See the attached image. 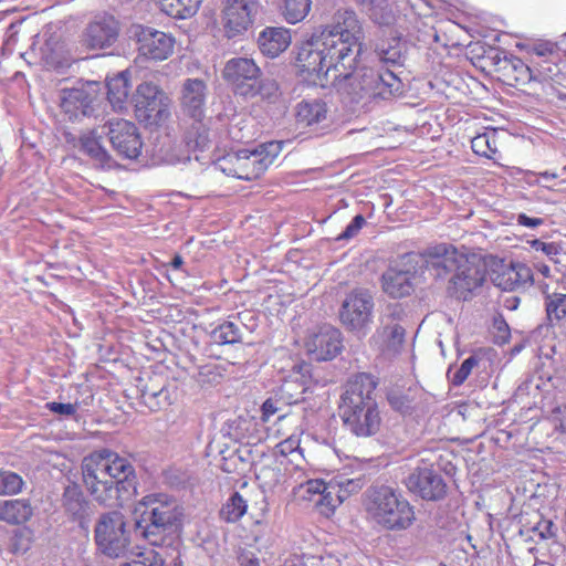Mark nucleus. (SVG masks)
<instances>
[{
	"instance_id": "obj_1",
	"label": "nucleus",
	"mask_w": 566,
	"mask_h": 566,
	"mask_svg": "<svg viewBox=\"0 0 566 566\" xmlns=\"http://www.w3.org/2000/svg\"><path fill=\"white\" fill-rule=\"evenodd\" d=\"M363 30L354 11H337L333 22L297 48L295 67L308 85L333 86L350 102L399 91L397 75L382 67L357 65Z\"/></svg>"
},
{
	"instance_id": "obj_2",
	"label": "nucleus",
	"mask_w": 566,
	"mask_h": 566,
	"mask_svg": "<svg viewBox=\"0 0 566 566\" xmlns=\"http://www.w3.org/2000/svg\"><path fill=\"white\" fill-rule=\"evenodd\" d=\"M81 473L87 493L105 506H122L136 491L130 461L106 448L84 457Z\"/></svg>"
},
{
	"instance_id": "obj_3",
	"label": "nucleus",
	"mask_w": 566,
	"mask_h": 566,
	"mask_svg": "<svg viewBox=\"0 0 566 566\" xmlns=\"http://www.w3.org/2000/svg\"><path fill=\"white\" fill-rule=\"evenodd\" d=\"M426 269L434 276L442 277L454 272L449 281L448 292L458 300H467L482 286L485 280V265L447 244H438L426 250Z\"/></svg>"
},
{
	"instance_id": "obj_4",
	"label": "nucleus",
	"mask_w": 566,
	"mask_h": 566,
	"mask_svg": "<svg viewBox=\"0 0 566 566\" xmlns=\"http://www.w3.org/2000/svg\"><path fill=\"white\" fill-rule=\"evenodd\" d=\"M375 388L376 381L370 375L359 374L348 381L340 397L339 417L357 437H369L379 430L381 419L374 398Z\"/></svg>"
},
{
	"instance_id": "obj_5",
	"label": "nucleus",
	"mask_w": 566,
	"mask_h": 566,
	"mask_svg": "<svg viewBox=\"0 0 566 566\" xmlns=\"http://www.w3.org/2000/svg\"><path fill=\"white\" fill-rule=\"evenodd\" d=\"M134 514L137 534L153 546H164L178 531L182 510L172 496L150 493L135 504Z\"/></svg>"
},
{
	"instance_id": "obj_6",
	"label": "nucleus",
	"mask_w": 566,
	"mask_h": 566,
	"mask_svg": "<svg viewBox=\"0 0 566 566\" xmlns=\"http://www.w3.org/2000/svg\"><path fill=\"white\" fill-rule=\"evenodd\" d=\"M364 510L367 520L387 532H401L412 526L416 512L409 501L388 485H376L364 493Z\"/></svg>"
},
{
	"instance_id": "obj_7",
	"label": "nucleus",
	"mask_w": 566,
	"mask_h": 566,
	"mask_svg": "<svg viewBox=\"0 0 566 566\" xmlns=\"http://www.w3.org/2000/svg\"><path fill=\"white\" fill-rule=\"evenodd\" d=\"M282 151L280 142L261 144L254 149H239L229 153L217 163V167L228 176L243 180L259 178Z\"/></svg>"
},
{
	"instance_id": "obj_8",
	"label": "nucleus",
	"mask_w": 566,
	"mask_h": 566,
	"mask_svg": "<svg viewBox=\"0 0 566 566\" xmlns=\"http://www.w3.org/2000/svg\"><path fill=\"white\" fill-rule=\"evenodd\" d=\"M94 543L108 558L126 557L132 551V531L126 516L119 511L102 513L94 525Z\"/></svg>"
},
{
	"instance_id": "obj_9",
	"label": "nucleus",
	"mask_w": 566,
	"mask_h": 566,
	"mask_svg": "<svg viewBox=\"0 0 566 566\" xmlns=\"http://www.w3.org/2000/svg\"><path fill=\"white\" fill-rule=\"evenodd\" d=\"M133 103L136 117L147 126H160L171 115L170 98L151 82H143L137 86Z\"/></svg>"
},
{
	"instance_id": "obj_10",
	"label": "nucleus",
	"mask_w": 566,
	"mask_h": 566,
	"mask_svg": "<svg viewBox=\"0 0 566 566\" xmlns=\"http://www.w3.org/2000/svg\"><path fill=\"white\" fill-rule=\"evenodd\" d=\"M374 300L366 290H354L344 300L339 319L349 331L365 335L373 322Z\"/></svg>"
},
{
	"instance_id": "obj_11",
	"label": "nucleus",
	"mask_w": 566,
	"mask_h": 566,
	"mask_svg": "<svg viewBox=\"0 0 566 566\" xmlns=\"http://www.w3.org/2000/svg\"><path fill=\"white\" fill-rule=\"evenodd\" d=\"M221 22L227 38L245 34L259 12V0H223Z\"/></svg>"
},
{
	"instance_id": "obj_12",
	"label": "nucleus",
	"mask_w": 566,
	"mask_h": 566,
	"mask_svg": "<svg viewBox=\"0 0 566 566\" xmlns=\"http://www.w3.org/2000/svg\"><path fill=\"white\" fill-rule=\"evenodd\" d=\"M260 69L252 59L232 57L224 64L223 78L233 86L237 94L244 97L256 95V80Z\"/></svg>"
},
{
	"instance_id": "obj_13",
	"label": "nucleus",
	"mask_w": 566,
	"mask_h": 566,
	"mask_svg": "<svg viewBox=\"0 0 566 566\" xmlns=\"http://www.w3.org/2000/svg\"><path fill=\"white\" fill-rule=\"evenodd\" d=\"M424 258L426 252L421 255L415 253L405 254L400 259L398 266L389 268L382 274V289L385 293L394 298L409 295L412 290L411 275L416 271L415 265L421 262L426 266Z\"/></svg>"
},
{
	"instance_id": "obj_14",
	"label": "nucleus",
	"mask_w": 566,
	"mask_h": 566,
	"mask_svg": "<svg viewBox=\"0 0 566 566\" xmlns=\"http://www.w3.org/2000/svg\"><path fill=\"white\" fill-rule=\"evenodd\" d=\"M304 347L311 359L325 361L342 350V333L332 325H323L308 333Z\"/></svg>"
},
{
	"instance_id": "obj_15",
	"label": "nucleus",
	"mask_w": 566,
	"mask_h": 566,
	"mask_svg": "<svg viewBox=\"0 0 566 566\" xmlns=\"http://www.w3.org/2000/svg\"><path fill=\"white\" fill-rule=\"evenodd\" d=\"M136 38L139 54L148 60L165 61L174 53L176 40L171 34L140 27Z\"/></svg>"
},
{
	"instance_id": "obj_16",
	"label": "nucleus",
	"mask_w": 566,
	"mask_h": 566,
	"mask_svg": "<svg viewBox=\"0 0 566 566\" xmlns=\"http://www.w3.org/2000/svg\"><path fill=\"white\" fill-rule=\"evenodd\" d=\"M107 127L114 149L125 158H137L140 154L142 142L136 126L126 119H116L109 120Z\"/></svg>"
},
{
	"instance_id": "obj_17",
	"label": "nucleus",
	"mask_w": 566,
	"mask_h": 566,
	"mask_svg": "<svg viewBox=\"0 0 566 566\" xmlns=\"http://www.w3.org/2000/svg\"><path fill=\"white\" fill-rule=\"evenodd\" d=\"M94 84L81 87L64 88L60 93L61 108L70 119L91 115L92 105L96 99Z\"/></svg>"
},
{
	"instance_id": "obj_18",
	"label": "nucleus",
	"mask_w": 566,
	"mask_h": 566,
	"mask_svg": "<svg viewBox=\"0 0 566 566\" xmlns=\"http://www.w3.org/2000/svg\"><path fill=\"white\" fill-rule=\"evenodd\" d=\"M407 486L424 500H439L446 494L443 479L428 467L412 471L407 479Z\"/></svg>"
},
{
	"instance_id": "obj_19",
	"label": "nucleus",
	"mask_w": 566,
	"mask_h": 566,
	"mask_svg": "<svg viewBox=\"0 0 566 566\" xmlns=\"http://www.w3.org/2000/svg\"><path fill=\"white\" fill-rule=\"evenodd\" d=\"M119 33V23L113 15H102L86 28L84 40L91 49H104L113 45Z\"/></svg>"
},
{
	"instance_id": "obj_20",
	"label": "nucleus",
	"mask_w": 566,
	"mask_h": 566,
	"mask_svg": "<svg viewBox=\"0 0 566 566\" xmlns=\"http://www.w3.org/2000/svg\"><path fill=\"white\" fill-rule=\"evenodd\" d=\"M405 342V329L394 323L378 328L369 339L370 347L387 358L397 356Z\"/></svg>"
},
{
	"instance_id": "obj_21",
	"label": "nucleus",
	"mask_w": 566,
	"mask_h": 566,
	"mask_svg": "<svg viewBox=\"0 0 566 566\" xmlns=\"http://www.w3.org/2000/svg\"><path fill=\"white\" fill-rule=\"evenodd\" d=\"M207 85L202 80L188 78L181 90L182 111L195 120L200 122L205 115Z\"/></svg>"
},
{
	"instance_id": "obj_22",
	"label": "nucleus",
	"mask_w": 566,
	"mask_h": 566,
	"mask_svg": "<svg viewBox=\"0 0 566 566\" xmlns=\"http://www.w3.org/2000/svg\"><path fill=\"white\" fill-rule=\"evenodd\" d=\"M258 43L263 54L275 57L289 48L291 34L284 28H266L260 33Z\"/></svg>"
},
{
	"instance_id": "obj_23",
	"label": "nucleus",
	"mask_w": 566,
	"mask_h": 566,
	"mask_svg": "<svg viewBox=\"0 0 566 566\" xmlns=\"http://www.w3.org/2000/svg\"><path fill=\"white\" fill-rule=\"evenodd\" d=\"M363 486L361 476L347 478L343 474L333 476L329 480V491H327V497H331L329 505L336 507L352 494L359 492Z\"/></svg>"
},
{
	"instance_id": "obj_24",
	"label": "nucleus",
	"mask_w": 566,
	"mask_h": 566,
	"mask_svg": "<svg viewBox=\"0 0 566 566\" xmlns=\"http://www.w3.org/2000/svg\"><path fill=\"white\" fill-rule=\"evenodd\" d=\"M532 281L533 273L531 268L521 262L511 263L494 279L495 285L505 291L515 290Z\"/></svg>"
},
{
	"instance_id": "obj_25",
	"label": "nucleus",
	"mask_w": 566,
	"mask_h": 566,
	"mask_svg": "<svg viewBox=\"0 0 566 566\" xmlns=\"http://www.w3.org/2000/svg\"><path fill=\"white\" fill-rule=\"evenodd\" d=\"M327 106L322 99H303L295 107L296 123L301 127H313L325 120Z\"/></svg>"
},
{
	"instance_id": "obj_26",
	"label": "nucleus",
	"mask_w": 566,
	"mask_h": 566,
	"mask_svg": "<svg viewBox=\"0 0 566 566\" xmlns=\"http://www.w3.org/2000/svg\"><path fill=\"white\" fill-rule=\"evenodd\" d=\"M33 515V507L30 501L24 499L1 500L0 521L11 525H19L28 522Z\"/></svg>"
},
{
	"instance_id": "obj_27",
	"label": "nucleus",
	"mask_w": 566,
	"mask_h": 566,
	"mask_svg": "<svg viewBox=\"0 0 566 566\" xmlns=\"http://www.w3.org/2000/svg\"><path fill=\"white\" fill-rule=\"evenodd\" d=\"M81 150L88 155L95 165L102 169H111L115 166L114 160L101 146L95 130L84 133L80 137Z\"/></svg>"
},
{
	"instance_id": "obj_28",
	"label": "nucleus",
	"mask_w": 566,
	"mask_h": 566,
	"mask_svg": "<svg viewBox=\"0 0 566 566\" xmlns=\"http://www.w3.org/2000/svg\"><path fill=\"white\" fill-rule=\"evenodd\" d=\"M129 91V71H123L107 81V98L115 111L126 107Z\"/></svg>"
},
{
	"instance_id": "obj_29",
	"label": "nucleus",
	"mask_w": 566,
	"mask_h": 566,
	"mask_svg": "<svg viewBox=\"0 0 566 566\" xmlns=\"http://www.w3.org/2000/svg\"><path fill=\"white\" fill-rule=\"evenodd\" d=\"M63 507L74 520H82L86 516L88 502L78 485L70 484L64 489Z\"/></svg>"
},
{
	"instance_id": "obj_30",
	"label": "nucleus",
	"mask_w": 566,
	"mask_h": 566,
	"mask_svg": "<svg viewBox=\"0 0 566 566\" xmlns=\"http://www.w3.org/2000/svg\"><path fill=\"white\" fill-rule=\"evenodd\" d=\"M160 10L167 15L177 19H188L193 17L202 0H156Z\"/></svg>"
},
{
	"instance_id": "obj_31",
	"label": "nucleus",
	"mask_w": 566,
	"mask_h": 566,
	"mask_svg": "<svg viewBox=\"0 0 566 566\" xmlns=\"http://www.w3.org/2000/svg\"><path fill=\"white\" fill-rule=\"evenodd\" d=\"M504 69L506 70L507 76H512L515 85H525L532 81H537L534 71L520 57L511 56L506 61Z\"/></svg>"
},
{
	"instance_id": "obj_32",
	"label": "nucleus",
	"mask_w": 566,
	"mask_h": 566,
	"mask_svg": "<svg viewBox=\"0 0 566 566\" xmlns=\"http://www.w3.org/2000/svg\"><path fill=\"white\" fill-rule=\"evenodd\" d=\"M472 150L489 159H493L497 153L496 132L494 129L476 135L471 140Z\"/></svg>"
},
{
	"instance_id": "obj_33",
	"label": "nucleus",
	"mask_w": 566,
	"mask_h": 566,
	"mask_svg": "<svg viewBox=\"0 0 566 566\" xmlns=\"http://www.w3.org/2000/svg\"><path fill=\"white\" fill-rule=\"evenodd\" d=\"M247 501L234 492L222 505L220 517L227 523H235L247 513Z\"/></svg>"
},
{
	"instance_id": "obj_34",
	"label": "nucleus",
	"mask_w": 566,
	"mask_h": 566,
	"mask_svg": "<svg viewBox=\"0 0 566 566\" xmlns=\"http://www.w3.org/2000/svg\"><path fill=\"white\" fill-rule=\"evenodd\" d=\"M301 461L302 463H294L293 460H290L284 467V471L287 475L284 483H286L287 486H291L294 491L302 489L311 478V472L304 465V459Z\"/></svg>"
},
{
	"instance_id": "obj_35",
	"label": "nucleus",
	"mask_w": 566,
	"mask_h": 566,
	"mask_svg": "<svg viewBox=\"0 0 566 566\" xmlns=\"http://www.w3.org/2000/svg\"><path fill=\"white\" fill-rule=\"evenodd\" d=\"M311 0H283L282 14L289 23L302 21L310 12Z\"/></svg>"
},
{
	"instance_id": "obj_36",
	"label": "nucleus",
	"mask_w": 566,
	"mask_h": 566,
	"mask_svg": "<svg viewBox=\"0 0 566 566\" xmlns=\"http://www.w3.org/2000/svg\"><path fill=\"white\" fill-rule=\"evenodd\" d=\"M241 337L242 334L239 325L230 321L223 322L211 333L212 340L220 345L238 343L241 340Z\"/></svg>"
},
{
	"instance_id": "obj_37",
	"label": "nucleus",
	"mask_w": 566,
	"mask_h": 566,
	"mask_svg": "<svg viewBox=\"0 0 566 566\" xmlns=\"http://www.w3.org/2000/svg\"><path fill=\"white\" fill-rule=\"evenodd\" d=\"M376 53L379 62L391 65L400 63L402 57V45L399 39H392L391 42L382 41L376 48Z\"/></svg>"
},
{
	"instance_id": "obj_38",
	"label": "nucleus",
	"mask_w": 566,
	"mask_h": 566,
	"mask_svg": "<svg viewBox=\"0 0 566 566\" xmlns=\"http://www.w3.org/2000/svg\"><path fill=\"white\" fill-rule=\"evenodd\" d=\"M545 307L551 321H560L566 316V294L546 293Z\"/></svg>"
},
{
	"instance_id": "obj_39",
	"label": "nucleus",
	"mask_w": 566,
	"mask_h": 566,
	"mask_svg": "<svg viewBox=\"0 0 566 566\" xmlns=\"http://www.w3.org/2000/svg\"><path fill=\"white\" fill-rule=\"evenodd\" d=\"M370 18L378 24L390 25L396 21V10L388 0H381L368 9Z\"/></svg>"
},
{
	"instance_id": "obj_40",
	"label": "nucleus",
	"mask_w": 566,
	"mask_h": 566,
	"mask_svg": "<svg viewBox=\"0 0 566 566\" xmlns=\"http://www.w3.org/2000/svg\"><path fill=\"white\" fill-rule=\"evenodd\" d=\"M327 491H329V481L325 482L322 479H313L311 476L297 492L306 500H311L313 495H322L323 500L329 505L331 497H327Z\"/></svg>"
},
{
	"instance_id": "obj_41",
	"label": "nucleus",
	"mask_w": 566,
	"mask_h": 566,
	"mask_svg": "<svg viewBox=\"0 0 566 566\" xmlns=\"http://www.w3.org/2000/svg\"><path fill=\"white\" fill-rule=\"evenodd\" d=\"M22 478L11 471L0 470V495H10L21 492Z\"/></svg>"
},
{
	"instance_id": "obj_42",
	"label": "nucleus",
	"mask_w": 566,
	"mask_h": 566,
	"mask_svg": "<svg viewBox=\"0 0 566 566\" xmlns=\"http://www.w3.org/2000/svg\"><path fill=\"white\" fill-rule=\"evenodd\" d=\"M276 452L286 457L292 455L293 461L300 459L303 460L300 449V438L296 434H291L283 441L279 442L275 447Z\"/></svg>"
},
{
	"instance_id": "obj_43",
	"label": "nucleus",
	"mask_w": 566,
	"mask_h": 566,
	"mask_svg": "<svg viewBox=\"0 0 566 566\" xmlns=\"http://www.w3.org/2000/svg\"><path fill=\"white\" fill-rule=\"evenodd\" d=\"M62 46L57 39H50L40 48L41 55L48 64H56L60 62V51Z\"/></svg>"
},
{
	"instance_id": "obj_44",
	"label": "nucleus",
	"mask_w": 566,
	"mask_h": 566,
	"mask_svg": "<svg viewBox=\"0 0 566 566\" xmlns=\"http://www.w3.org/2000/svg\"><path fill=\"white\" fill-rule=\"evenodd\" d=\"M478 365V359L474 356L468 357L461 366L453 374L451 381L454 386L462 385L472 371V368Z\"/></svg>"
},
{
	"instance_id": "obj_45",
	"label": "nucleus",
	"mask_w": 566,
	"mask_h": 566,
	"mask_svg": "<svg viewBox=\"0 0 566 566\" xmlns=\"http://www.w3.org/2000/svg\"><path fill=\"white\" fill-rule=\"evenodd\" d=\"M531 247L536 250L543 252L547 255L553 262L560 263L558 255L560 254V248L558 244L554 242H543L541 240L531 241Z\"/></svg>"
},
{
	"instance_id": "obj_46",
	"label": "nucleus",
	"mask_w": 566,
	"mask_h": 566,
	"mask_svg": "<svg viewBox=\"0 0 566 566\" xmlns=\"http://www.w3.org/2000/svg\"><path fill=\"white\" fill-rule=\"evenodd\" d=\"M286 566H326L324 558L316 555H294Z\"/></svg>"
},
{
	"instance_id": "obj_47",
	"label": "nucleus",
	"mask_w": 566,
	"mask_h": 566,
	"mask_svg": "<svg viewBox=\"0 0 566 566\" xmlns=\"http://www.w3.org/2000/svg\"><path fill=\"white\" fill-rule=\"evenodd\" d=\"M46 409L50 410L53 413H57L65 417H75L77 409H78V402L74 403H62V402H55L51 401L45 405Z\"/></svg>"
},
{
	"instance_id": "obj_48",
	"label": "nucleus",
	"mask_w": 566,
	"mask_h": 566,
	"mask_svg": "<svg viewBox=\"0 0 566 566\" xmlns=\"http://www.w3.org/2000/svg\"><path fill=\"white\" fill-rule=\"evenodd\" d=\"M279 86L274 80L265 78L261 82L256 81V94L263 98L271 99L277 95Z\"/></svg>"
},
{
	"instance_id": "obj_49",
	"label": "nucleus",
	"mask_w": 566,
	"mask_h": 566,
	"mask_svg": "<svg viewBox=\"0 0 566 566\" xmlns=\"http://www.w3.org/2000/svg\"><path fill=\"white\" fill-rule=\"evenodd\" d=\"M284 403L285 402H283L281 399L272 398V397L268 398L263 402L262 408H261V411H262L261 419H262V421H264V422L269 421L270 417H272L273 415H275L276 412L282 410V406Z\"/></svg>"
},
{
	"instance_id": "obj_50",
	"label": "nucleus",
	"mask_w": 566,
	"mask_h": 566,
	"mask_svg": "<svg viewBox=\"0 0 566 566\" xmlns=\"http://www.w3.org/2000/svg\"><path fill=\"white\" fill-rule=\"evenodd\" d=\"M365 224V219L363 216L357 214L350 221V223L346 227V229L337 237V240H348L358 234L363 226Z\"/></svg>"
},
{
	"instance_id": "obj_51",
	"label": "nucleus",
	"mask_w": 566,
	"mask_h": 566,
	"mask_svg": "<svg viewBox=\"0 0 566 566\" xmlns=\"http://www.w3.org/2000/svg\"><path fill=\"white\" fill-rule=\"evenodd\" d=\"M549 420L556 429L566 433V406L554 408L549 415Z\"/></svg>"
},
{
	"instance_id": "obj_52",
	"label": "nucleus",
	"mask_w": 566,
	"mask_h": 566,
	"mask_svg": "<svg viewBox=\"0 0 566 566\" xmlns=\"http://www.w3.org/2000/svg\"><path fill=\"white\" fill-rule=\"evenodd\" d=\"M124 566H163V560L158 559L151 551L148 554H139L138 559L127 563Z\"/></svg>"
},
{
	"instance_id": "obj_53",
	"label": "nucleus",
	"mask_w": 566,
	"mask_h": 566,
	"mask_svg": "<svg viewBox=\"0 0 566 566\" xmlns=\"http://www.w3.org/2000/svg\"><path fill=\"white\" fill-rule=\"evenodd\" d=\"M516 223L518 226H523V227H526V228H537L539 226H542L544 223V219L542 218H532V217H528L527 214L525 213H518L516 216Z\"/></svg>"
},
{
	"instance_id": "obj_54",
	"label": "nucleus",
	"mask_w": 566,
	"mask_h": 566,
	"mask_svg": "<svg viewBox=\"0 0 566 566\" xmlns=\"http://www.w3.org/2000/svg\"><path fill=\"white\" fill-rule=\"evenodd\" d=\"M238 559L240 566H260L259 558L252 552H242Z\"/></svg>"
},
{
	"instance_id": "obj_55",
	"label": "nucleus",
	"mask_w": 566,
	"mask_h": 566,
	"mask_svg": "<svg viewBox=\"0 0 566 566\" xmlns=\"http://www.w3.org/2000/svg\"><path fill=\"white\" fill-rule=\"evenodd\" d=\"M532 52L537 56H546L554 52V44L551 42L536 43L532 48Z\"/></svg>"
},
{
	"instance_id": "obj_56",
	"label": "nucleus",
	"mask_w": 566,
	"mask_h": 566,
	"mask_svg": "<svg viewBox=\"0 0 566 566\" xmlns=\"http://www.w3.org/2000/svg\"><path fill=\"white\" fill-rule=\"evenodd\" d=\"M494 327L497 329V340L505 343L509 339V325L503 319H495Z\"/></svg>"
},
{
	"instance_id": "obj_57",
	"label": "nucleus",
	"mask_w": 566,
	"mask_h": 566,
	"mask_svg": "<svg viewBox=\"0 0 566 566\" xmlns=\"http://www.w3.org/2000/svg\"><path fill=\"white\" fill-rule=\"evenodd\" d=\"M538 176H539V180H543L545 182L558 178L557 174L549 172V171L539 172Z\"/></svg>"
},
{
	"instance_id": "obj_58",
	"label": "nucleus",
	"mask_w": 566,
	"mask_h": 566,
	"mask_svg": "<svg viewBox=\"0 0 566 566\" xmlns=\"http://www.w3.org/2000/svg\"><path fill=\"white\" fill-rule=\"evenodd\" d=\"M182 264H184L182 258L180 255H175L171 261L172 269L179 270V269H181Z\"/></svg>"
},
{
	"instance_id": "obj_59",
	"label": "nucleus",
	"mask_w": 566,
	"mask_h": 566,
	"mask_svg": "<svg viewBox=\"0 0 566 566\" xmlns=\"http://www.w3.org/2000/svg\"><path fill=\"white\" fill-rule=\"evenodd\" d=\"M208 138L206 135L200 134L198 139L196 140V146L199 148H205L207 146Z\"/></svg>"
},
{
	"instance_id": "obj_60",
	"label": "nucleus",
	"mask_w": 566,
	"mask_h": 566,
	"mask_svg": "<svg viewBox=\"0 0 566 566\" xmlns=\"http://www.w3.org/2000/svg\"><path fill=\"white\" fill-rule=\"evenodd\" d=\"M145 395L150 396V397H158V396H165V398L167 397V392L165 389H160L159 391L147 390Z\"/></svg>"
},
{
	"instance_id": "obj_61",
	"label": "nucleus",
	"mask_w": 566,
	"mask_h": 566,
	"mask_svg": "<svg viewBox=\"0 0 566 566\" xmlns=\"http://www.w3.org/2000/svg\"><path fill=\"white\" fill-rule=\"evenodd\" d=\"M538 271L546 277L549 276V268L545 264L538 266Z\"/></svg>"
},
{
	"instance_id": "obj_62",
	"label": "nucleus",
	"mask_w": 566,
	"mask_h": 566,
	"mask_svg": "<svg viewBox=\"0 0 566 566\" xmlns=\"http://www.w3.org/2000/svg\"><path fill=\"white\" fill-rule=\"evenodd\" d=\"M292 385H293L292 381H285L284 385L281 388L282 392H289L290 388L292 387Z\"/></svg>"
},
{
	"instance_id": "obj_63",
	"label": "nucleus",
	"mask_w": 566,
	"mask_h": 566,
	"mask_svg": "<svg viewBox=\"0 0 566 566\" xmlns=\"http://www.w3.org/2000/svg\"><path fill=\"white\" fill-rule=\"evenodd\" d=\"M292 402H297V398H295L294 400H292V397H290L289 401H286V403H292Z\"/></svg>"
},
{
	"instance_id": "obj_64",
	"label": "nucleus",
	"mask_w": 566,
	"mask_h": 566,
	"mask_svg": "<svg viewBox=\"0 0 566 566\" xmlns=\"http://www.w3.org/2000/svg\"><path fill=\"white\" fill-rule=\"evenodd\" d=\"M556 185H557V184H553V185L545 184V186H546L547 188H552V187H554V186H556Z\"/></svg>"
}]
</instances>
